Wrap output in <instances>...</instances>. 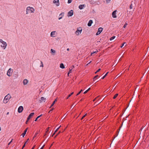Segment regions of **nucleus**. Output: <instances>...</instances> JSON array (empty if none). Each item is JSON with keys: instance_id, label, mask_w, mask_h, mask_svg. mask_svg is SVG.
<instances>
[{"instance_id": "dca6fc26", "label": "nucleus", "mask_w": 149, "mask_h": 149, "mask_svg": "<svg viewBox=\"0 0 149 149\" xmlns=\"http://www.w3.org/2000/svg\"><path fill=\"white\" fill-rule=\"evenodd\" d=\"M92 23H93V21H92V20H90L88 22V26H90L92 24Z\"/></svg>"}, {"instance_id": "f257e3e1", "label": "nucleus", "mask_w": 149, "mask_h": 149, "mask_svg": "<svg viewBox=\"0 0 149 149\" xmlns=\"http://www.w3.org/2000/svg\"><path fill=\"white\" fill-rule=\"evenodd\" d=\"M35 9L34 8L28 6L27 7L26 10V14H28L31 13H33L35 11Z\"/></svg>"}, {"instance_id": "f704fd0d", "label": "nucleus", "mask_w": 149, "mask_h": 149, "mask_svg": "<svg viewBox=\"0 0 149 149\" xmlns=\"http://www.w3.org/2000/svg\"><path fill=\"white\" fill-rule=\"evenodd\" d=\"M100 70H101V69H100H100H99L97 70V71L96 72H95V73L96 74V73L97 72H99V71H100Z\"/></svg>"}, {"instance_id": "09e8293b", "label": "nucleus", "mask_w": 149, "mask_h": 149, "mask_svg": "<svg viewBox=\"0 0 149 149\" xmlns=\"http://www.w3.org/2000/svg\"><path fill=\"white\" fill-rule=\"evenodd\" d=\"M44 145L40 149H43L44 146Z\"/></svg>"}, {"instance_id": "bb28decb", "label": "nucleus", "mask_w": 149, "mask_h": 149, "mask_svg": "<svg viewBox=\"0 0 149 149\" xmlns=\"http://www.w3.org/2000/svg\"><path fill=\"white\" fill-rule=\"evenodd\" d=\"M102 101L101 100H99L98 101H97V102H96L97 104H98L100 103V102H101Z\"/></svg>"}, {"instance_id": "6e6d98bb", "label": "nucleus", "mask_w": 149, "mask_h": 149, "mask_svg": "<svg viewBox=\"0 0 149 149\" xmlns=\"http://www.w3.org/2000/svg\"><path fill=\"white\" fill-rule=\"evenodd\" d=\"M57 129H56L54 132L55 133H56L57 132Z\"/></svg>"}, {"instance_id": "cd10ccee", "label": "nucleus", "mask_w": 149, "mask_h": 149, "mask_svg": "<svg viewBox=\"0 0 149 149\" xmlns=\"http://www.w3.org/2000/svg\"><path fill=\"white\" fill-rule=\"evenodd\" d=\"M98 77V75H97L96 76H95V77H94V79H94V81H95V79L96 78H97V77Z\"/></svg>"}, {"instance_id": "49530a36", "label": "nucleus", "mask_w": 149, "mask_h": 149, "mask_svg": "<svg viewBox=\"0 0 149 149\" xmlns=\"http://www.w3.org/2000/svg\"><path fill=\"white\" fill-rule=\"evenodd\" d=\"M106 76H104L102 78V79H103Z\"/></svg>"}, {"instance_id": "b1692460", "label": "nucleus", "mask_w": 149, "mask_h": 149, "mask_svg": "<svg viewBox=\"0 0 149 149\" xmlns=\"http://www.w3.org/2000/svg\"><path fill=\"white\" fill-rule=\"evenodd\" d=\"M41 100V101H45V98L43 97H42Z\"/></svg>"}, {"instance_id": "39448f33", "label": "nucleus", "mask_w": 149, "mask_h": 149, "mask_svg": "<svg viewBox=\"0 0 149 149\" xmlns=\"http://www.w3.org/2000/svg\"><path fill=\"white\" fill-rule=\"evenodd\" d=\"M103 30V28L102 27H100L98 29V31L96 33V35L97 36L100 34Z\"/></svg>"}, {"instance_id": "f8f14e48", "label": "nucleus", "mask_w": 149, "mask_h": 149, "mask_svg": "<svg viewBox=\"0 0 149 149\" xmlns=\"http://www.w3.org/2000/svg\"><path fill=\"white\" fill-rule=\"evenodd\" d=\"M64 13H62L59 15L58 19L60 20L62 18V17L64 16Z\"/></svg>"}, {"instance_id": "a19ab883", "label": "nucleus", "mask_w": 149, "mask_h": 149, "mask_svg": "<svg viewBox=\"0 0 149 149\" xmlns=\"http://www.w3.org/2000/svg\"><path fill=\"white\" fill-rule=\"evenodd\" d=\"M88 92V90H86V91L84 93V94H86V93L87 92Z\"/></svg>"}, {"instance_id": "a211bd4d", "label": "nucleus", "mask_w": 149, "mask_h": 149, "mask_svg": "<svg viewBox=\"0 0 149 149\" xmlns=\"http://www.w3.org/2000/svg\"><path fill=\"white\" fill-rule=\"evenodd\" d=\"M74 68V67L73 65H72V67H71V68L70 69V70L69 71V72H68V75L69 74L71 73L72 72V69Z\"/></svg>"}, {"instance_id": "aec40b11", "label": "nucleus", "mask_w": 149, "mask_h": 149, "mask_svg": "<svg viewBox=\"0 0 149 149\" xmlns=\"http://www.w3.org/2000/svg\"><path fill=\"white\" fill-rule=\"evenodd\" d=\"M42 115V114H41V115H40V116H38L37 117V118L35 120V121H37V119H38V118H39L40 116H41Z\"/></svg>"}, {"instance_id": "473e14b6", "label": "nucleus", "mask_w": 149, "mask_h": 149, "mask_svg": "<svg viewBox=\"0 0 149 149\" xmlns=\"http://www.w3.org/2000/svg\"><path fill=\"white\" fill-rule=\"evenodd\" d=\"M111 0H106V2L107 3H109Z\"/></svg>"}, {"instance_id": "20e7f679", "label": "nucleus", "mask_w": 149, "mask_h": 149, "mask_svg": "<svg viewBox=\"0 0 149 149\" xmlns=\"http://www.w3.org/2000/svg\"><path fill=\"white\" fill-rule=\"evenodd\" d=\"M9 94H8L6 96L3 100V102L5 103H6L8 102L9 100Z\"/></svg>"}, {"instance_id": "de8ad7c7", "label": "nucleus", "mask_w": 149, "mask_h": 149, "mask_svg": "<svg viewBox=\"0 0 149 149\" xmlns=\"http://www.w3.org/2000/svg\"><path fill=\"white\" fill-rule=\"evenodd\" d=\"M37 134H38L37 133H36V134H35V135H34V137H36V135H37Z\"/></svg>"}, {"instance_id": "3c124183", "label": "nucleus", "mask_w": 149, "mask_h": 149, "mask_svg": "<svg viewBox=\"0 0 149 149\" xmlns=\"http://www.w3.org/2000/svg\"><path fill=\"white\" fill-rule=\"evenodd\" d=\"M108 73H109V72H107L106 73V74L104 75V76H106L107 75V74H108Z\"/></svg>"}, {"instance_id": "9b49d317", "label": "nucleus", "mask_w": 149, "mask_h": 149, "mask_svg": "<svg viewBox=\"0 0 149 149\" xmlns=\"http://www.w3.org/2000/svg\"><path fill=\"white\" fill-rule=\"evenodd\" d=\"M34 114V113H32L30 114L27 118L28 120H29L31 118V117L33 116Z\"/></svg>"}, {"instance_id": "79ce46f5", "label": "nucleus", "mask_w": 149, "mask_h": 149, "mask_svg": "<svg viewBox=\"0 0 149 149\" xmlns=\"http://www.w3.org/2000/svg\"><path fill=\"white\" fill-rule=\"evenodd\" d=\"M53 109H54V108H52V109H51L49 111V113L50 112V111H52Z\"/></svg>"}, {"instance_id": "37998d69", "label": "nucleus", "mask_w": 149, "mask_h": 149, "mask_svg": "<svg viewBox=\"0 0 149 149\" xmlns=\"http://www.w3.org/2000/svg\"><path fill=\"white\" fill-rule=\"evenodd\" d=\"M61 133V132L59 131L58 133L55 136V137H56L57 135H58L59 134H60Z\"/></svg>"}, {"instance_id": "1a4fd4ad", "label": "nucleus", "mask_w": 149, "mask_h": 149, "mask_svg": "<svg viewBox=\"0 0 149 149\" xmlns=\"http://www.w3.org/2000/svg\"><path fill=\"white\" fill-rule=\"evenodd\" d=\"M53 2L54 3L56 4L57 6H58L59 5V3L58 0H54Z\"/></svg>"}, {"instance_id": "58836bf2", "label": "nucleus", "mask_w": 149, "mask_h": 149, "mask_svg": "<svg viewBox=\"0 0 149 149\" xmlns=\"http://www.w3.org/2000/svg\"><path fill=\"white\" fill-rule=\"evenodd\" d=\"M49 127H48V128H47V129H46V133H47V132H48V130H49Z\"/></svg>"}, {"instance_id": "f3484780", "label": "nucleus", "mask_w": 149, "mask_h": 149, "mask_svg": "<svg viewBox=\"0 0 149 149\" xmlns=\"http://www.w3.org/2000/svg\"><path fill=\"white\" fill-rule=\"evenodd\" d=\"M28 128H26L24 130V132L22 134V135L23 137H24L27 131Z\"/></svg>"}, {"instance_id": "7ed1b4c3", "label": "nucleus", "mask_w": 149, "mask_h": 149, "mask_svg": "<svg viewBox=\"0 0 149 149\" xmlns=\"http://www.w3.org/2000/svg\"><path fill=\"white\" fill-rule=\"evenodd\" d=\"M82 31V29L81 27H79L77 29V30L75 32V34L77 35L80 34Z\"/></svg>"}, {"instance_id": "338daca9", "label": "nucleus", "mask_w": 149, "mask_h": 149, "mask_svg": "<svg viewBox=\"0 0 149 149\" xmlns=\"http://www.w3.org/2000/svg\"><path fill=\"white\" fill-rule=\"evenodd\" d=\"M8 145H9V143H8Z\"/></svg>"}, {"instance_id": "680f3d73", "label": "nucleus", "mask_w": 149, "mask_h": 149, "mask_svg": "<svg viewBox=\"0 0 149 149\" xmlns=\"http://www.w3.org/2000/svg\"><path fill=\"white\" fill-rule=\"evenodd\" d=\"M67 50V51H69V48H68Z\"/></svg>"}, {"instance_id": "6ab92c4d", "label": "nucleus", "mask_w": 149, "mask_h": 149, "mask_svg": "<svg viewBox=\"0 0 149 149\" xmlns=\"http://www.w3.org/2000/svg\"><path fill=\"white\" fill-rule=\"evenodd\" d=\"M60 67L62 68V69H63L65 68V67L64 66V65H63V63H61L60 64Z\"/></svg>"}, {"instance_id": "a878e982", "label": "nucleus", "mask_w": 149, "mask_h": 149, "mask_svg": "<svg viewBox=\"0 0 149 149\" xmlns=\"http://www.w3.org/2000/svg\"><path fill=\"white\" fill-rule=\"evenodd\" d=\"M82 91V90H81L77 94L76 96H77Z\"/></svg>"}, {"instance_id": "8fccbe9b", "label": "nucleus", "mask_w": 149, "mask_h": 149, "mask_svg": "<svg viewBox=\"0 0 149 149\" xmlns=\"http://www.w3.org/2000/svg\"><path fill=\"white\" fill-rule=\"evenodd\" d=\"M86 114L83 117V118H84L86 116Z\"/></svg>"}, {"instance_id": "774afa93", "label": "nucleus", "mask_w": 149, "mask_h": 149, "mask_svg": "<svg viewBox=\"0 0 149 149\" xmlns=\"http://www.w3.org/2000/svg\"><path fill=\"white\" fill-rule=\"evenodd\" d=\"M46 134H45V135H46Z\"/></svg>"}, {"instance_id": "2f4dec72", "label": "nucleus", "mask_w": 149, "mask_h": 149, "mask_svg": "<svg viewBox=\"0 0 149 149\" xmlns=\"http://www.w3.org/2000/svg\"><path fill=\"white\" fill-rule=\"evenodd\" d=\"M127 25V23H126L125 24H124V26H123V27L124 28H125L126 27Z\"/></svg>"}, {"instance_id": "423d86ee", "label": "nucleus", "mask_w": 149, "mask_h": 149, "mask_svg": "<svg viewBox=\"0 0 149 149\" xmlns=\"http://www.w3.org/2000/svg\"><path fill=\"white\" fill-rule=\"evenodd\" d=\"M56 31H52L50 33V36L52 37H56Z\"/></svg>"}, {"instance_id": "864d4df0", "label": "nucleus", "mask_w": 149, "mask_h": 149, "mask_svg": "<svg viewBox=\"0 0 149 149\" xmlns=\"http://www.w3.org/2000/svg\"><path fill=\"white\" fill-rule=\"evenodd\" d=\"M35 146H34L31 149H34L35 147Z\"/></svg>"}, {"instance_id": "ddd939ff", "label": "nucleus", "mask_w": 149, "mask_h": 149, "mask_svg": "<svg viewBox=\"0 0 149 149\" xmlns=\"http://www.w3.org/2000/svg\"><path fill=\"white\" fill-rule=\"evenodd\" d=\"M28 80L26 79H24L23 81V84L24 85H26L28 83Z\"/></svg>"}, {"instance_id": "0eeeda50", "label": "nucleus", "mask_w": 149, "mask_h": 149, "mask_svg": "<svg viewBox=\"0 0 149 149\" xmlns=\"http://www.w3.org/2000/svg\"><path fill=\"white\" fill-rule=\"evenodd\" d=\"M23 110V108L22 106H20L18 109V112L19 113H21L22 112Z\"/></svg>"}, {"instance_id": "2eb2a0df", "label": "nucleus", "mask_w": 149, "mask_h": 149, "mask_svg": "<svg viewBox=\"0 0 149 149\" xmlns=\"http://www.w3.org/2000/svg\"><path fill=\"white\" fill-rule=\"evenodd\" d=\"M51 53L53 55H54L56 53V51L52 49H51Z\"/></svg>"}, {"instance_id": "c756f323", "label": "nucleus", "mask_w": 149, "mask_h": 149, "mask_svg": "<svg viewBox=\"0 0 149 149\" xmlns=\"http://www.w3.org/2000/svg\"><path fill=\"white\" fill-rule=\"evenodd\" d=\"M41 65H40V67H43V66H43V63H42V61H41Z\"/></svg>"}, {"instance_id": "052dcab7", "label": "nucleus", "mask_w": 149, "mask_h": 149, "mask_svg": "<svg viewBox=\"0 0 149 149\" xmlns=\"http://www.w3.org/2000/svg\"><path fill=\"white\" fill-rule=\"evenodd\" d=\"M28 121V120L27 119V120L26 122V124H27Z\"/></svg>"}, {"instance_id": "ea45409f", "label": "nucleus", "mask_w": 149, "mask_h": 149, "mask_svg": "<svg viewBox=\"0 0 149 149\" xmlns=\"http://www.w3.org/2000/svg\"><path fill=\"white\" fill-rule=\"evenodd\" d=\"M130 8L131 9L133 7L132 4L130 6Z\"/></svg>"}, {"instance_id": "a18cd8bd", "label": "nucleus", "mask_w": 149, "mask_h": 149, "mask_svg": "<svg viewBox=\"0 0 149 149\" xmlns=\"http://www.w3.org/2000/svg\"><path fill=\"white\" fill-rule=\"evenodd\" d=\"M25 146V144H24V145L22 147V149H23V148H24V147Z\"/></svg>"}, {"instance_id": "13d9d810", "label": "nucleus", "mask_w": 149, "mask_h": 149, "mask_svg": "<svg viewBox=\"0 0 149 149\" xmlns=\"http://www.w3.org/2000/svg\"><path fill=\"white\" fill-rule=\"evenodd\" d=\"M55 134V132H54V133L53 134V135H52V136H54V134Z\"/></svg>"}, {"instance_id": "c03bdc74", "label": "nucleus", "mask_w": 149, "mask_h": 149, "mask_svg": "<svg viewBox=\"0 0 149 149\" xmlns=\"http://www.w3.org/2000/svg\"><path fill=\"white\" fill-rule=\"evenodd\" d=\"M98 97V96L97 97H96L93 100V101H95V100Z\"/></svg>"}, {"instance_id": "4d7b16f0", "label": "nucleus", "mask_w": 149, "mask_h": 149, "mask_svg": "<svg viewBox=\"0 0 149 149\" xmlns=\"http://www.w3.org/2000/svg\"><path fill=\"white\" fill-rule=\"evenodd\" d=\"M91 88H88V89H87V90L88 91Z\"/></svg>"}, {"instance_id": "e2e57ef3", "label": "nucleus", "mask_w": 149, "mask_h": 149, "mask_svg": "<svg viewBox=\"0 0 149 149\" xmlns=\"http://www.w3.org/2000/svg\"><path fill=\"white\" fill-rule=\"evenodd\" d=\"M12 140L10 141V143L12 142Z\"/></svg>"}, {"instance_id": "5fc2aeb1", "label": "nucleus", "mask_w": 149, "mask_h": 149, "mask_svg": "<svg viewBox=\"0 0 149 149\" xmlns=\"http://www.w3.org/2000/svg\"><path fill=\"white\" fill-rule=\"evenodd\" d=\"M61 127V126H60L58 128H57V130H58Z\"/></svg>"}, {"instance_id": "7c9ffc66", "label": "nucleus", "mask_w": 149, "mask_h": 149, "mask_svg": "<svg viewBox=\"0 0 149 149\" xmlns=\"http://www.w3.org/2000/svg\"><path fill=\"white\" fill-rule=\"evenodd\" d=\"M9 69L8 70V72H7V75L8 76H9Z\"/></svg>"}, {"instance_id": "bf43d9fd", "label": "nucleus", "mask_w": 149, "mask_h": 149, "mask_svg": "<svg viewBox=\"0 0 149 149\" xmlns=\"http://www.w3.org/2000/svg\"><path fill=\"white\" fill-rule=\"evenodd\" d=\"M57 101V99H56L55 100L54 102H55H55Z\"/></svg>"}, {"instance_id": "e433bc0d", "label": "nucleus", "mask_w": 149, "mask_h": 149, "mask_svg": "<svg viewBox=\"0 0 149 149\" xmlns=\"http://www.w3.org/2000/svg\"><path fill=\"white\" fill-rule=\"evenodd\" d=\"M125 42H124L123 44L121 46V47H122L124 45V44H125Z\"/></svg>"}, {"instance_id": "f03ea898", "label": "nucleus", "mask_w": 149, "mask_h": 149, "mask_svg": "<svg viewBox=\"0 0 149 149\" xmlns=\"http://www.w3.org/2000/svg\"><path fill=\"white\" fill-rule=\"evenodd\" d=\"M0 43H1V47H2L3 49H5L7 46L6 43L3 41L2 39H0Z\"/></svg>"}, {"instance_id": "69168bd1", "label": "nucleus", "mask_w": 149, "mask_h": 149, "mask_svg": "<svg viewBox=\"0 0 149 149\" xmlns=\"http://www.w3.org/2000/svg\"><path fill=\"white\" fill-rule=\"evenodd\" d=\"M84 118H83V117L81 118V120H82V119H83Z\"/></svg>"}, {"instance_id": "4468645a", "label": "nucleus", "mask_w": 149, "mask_h": 149, "mask_svg": "<svg viewBox=\"0 0 149 149\" xmlns=\"http://www.w3.org/2000/svg\"><path fill=\"white\" fill-rule=\"evenodd\" d=\"M85 7V5L83 4V5H79V9L81 10L83 9Z\"/></svg>"}, {"instance_id": "c9c22d12", "label": "nucleus", "mask_w": 149, "mask_h": 149, "mask_svg": "<svg viewBox=\"0 0 149 149\" xmlns=\"http://www.w3.org/2000/svg\"><path fill=\"white\" fill-rule=\"evenodd\" d=\"M10 73L11 72H13V70L12 69H11L10 68Z\"/></svg>"}, {"instance_id": "393cba45", "label": "nucleus", "mask_w": 149, "mask_h": 149, "mask_svg": "<svg viewBox=\"0 0 149 149\" xmlns=\"http://www.w3.org/2000/svg\"><path fill=\"white\" fill-rule=\"evenodd\" d=\"M55 102H53L52 104L51 105L50 107V108H51L54 104H55Z\"/></svg>"}, {"instance_id": "4be33fe9", "label": "nucleus", "mask_w": 149, "mask_h": 149, "mask_svg": "<svg viewBox=\"0 0 149 149\" xmlns=\"http://www.w3.org/2000/svg\"><path fill=\"white\" fill-rule=\"evenodd\" d=\"M115 38V36H113V37H111L110 38V40H113V39H114Z\"/></svg>"}, {"instance_id": "72a5a7b5", "label": "nucleus", "mask_w": 149, "mask_h": 149, "mask_svg": "<svg viewBox=\"0 0 149 149\" xmlns=\"http://www.w3.org/2000/svg\"><path fill=\"white\" fill-rule=\"evenodd\" d=\"M97 52H98V51H95V52H93L91 53V55H92V54H94V53H96Z\"/></svg>"}, {"instance_id": "9d476101", "label": "nucleus", "mask_w": 149, "mask_h": 149, "mask_svg": "<svg viewBox=\"0 0 149 149\" xmlns=\"http://www.w3.org/2000/svg\"><path fill=\"white\" fill-rule=\"evenodd\" d=\"M117 12L116 10H114L113 11L112 13V16L113 18H116L117 17L116 14V12Z\"/></svg>"}, {"instance_id": "4c0bfd02", "label": "nucleus", "mask_w": 149, "mask_h": 149, "mask_svg": "<svg viewBox=\"0 0 149 149\" xmlns=\"http://www.w3.org/2000/svg\"><path fill=\"white\" fill-rule=\"evenodd\" d=\"M29 140V139H28L25 142V143H24V144H26V143H27V142H28V140Z\"/></svg>"}, {"instance_id": "412c9836", "label": "nucleus", "mask_w": 149, "mask_h": 149, "mask_svg": "<svg viewBox=\"0 0 149 149\" xmlns=\"http://www.w3.org/2000/svg\"><path fill=\"white\" fill-rule=\"evenodd\" d=\"M74 93L73 92H72V93H71L70 94H69L68 97L67 98V99H68V98L70 97L71 95H72Z\"/></svg>"}, {"instance_id": "c85d7f7f", "label": "nucleus", "mask_w": 149, "mask_h": 149, "mask_svg": "<svg viewBox=\"0 0 149 149\" xmlns=\"http://www.w3.org/2000/svg\"><path fill=\"white\" fill-rule=\"evenodd\" d=\"M72 0H68V3H70L72 1Z\"/></svg>"}, {"instance_id": "0e129e2a", "label": "nucleus", "mask_w": 149, "mask_h": 149, "mask_svg": "<svg viewBox=\"0 0 149 149\" xmlns=\"http://www.w3.org/2000/svg\"><path fill=\"white\" fill-rule=\"evenodd\" d=\"M9 114V112H8L7 113V115H8Z\"/></svg>"}, {"instance_id": "603ef678", "label": "nucleus", "mask_w": 149, "mask_h": 149, "mask_svg": "<svg viewBox=\"0 0 149 149\" xmlns=\"http://www.w3.org/2000/svg\"><path fill=\"white\" fill-rule=\"evenodd\" d=\"M91 62V61L90 62H89V63L86 65H87L88 64H89V63H90Z\"/></svg>"}, {"instance_id": "6e6552de", "label": "nucleus", "mask_w": 149, "mask_h": 149, "mask_svg": "<svg viewBox=\"0 0 149 149\" xmlns=\"http://www.w3.org/2000/svg\"><path fill=\"white\" fill-rule=\"evenodd\" d=\"M73 14V11L72 10H71L68 12V17H70L72 16Z\"/></svg>"}, {"instance_id": "5701e85b", "label": "nucleus", "mask_w": 149, "mask_h": 149, "mask_svg": "<svg viewBox=\"0 0 149 149\" xmlns=\"http://www.w3.org/2000/svg\"><path fill=\"white\" fill-rule=\"evenodd\" d=\"M118 94H115V95L114 96V97H113V98L114 99H115L118 96Z\"/></svg>"}]
</instances>
